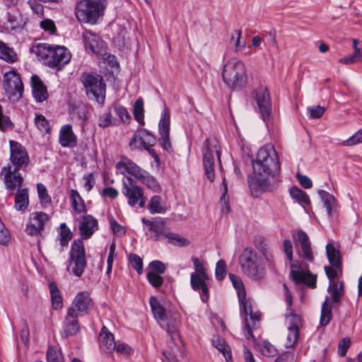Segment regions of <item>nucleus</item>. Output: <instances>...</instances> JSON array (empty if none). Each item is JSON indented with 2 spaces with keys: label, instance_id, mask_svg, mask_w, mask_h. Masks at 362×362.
Segmentation results:
<instances>
[{
  "label": "nucleus",
  "instance_id": "nucleus-26",
  "mask_svg": "<svg viewBox=\"0 0 362 362\" xmlns=\"http://www.w3.org/2000/svg\"><path fill=\"white\" fill-rule=\"evenodd\" d=\"M209 279V276L203 277L201 274L192 272L190 275V285L194 291L200 290V297L203 302L206 303L209 300V291L206 281Z\"/></svg>",
  "mask_w": 362,
  "mask_h": 362
},
{
  "label": "nucleus",
  "instance_id": "nucleus-46",
  "mask_svg": "<svg viewBox=\"0 0 362 362\" xmlns=\"http://www.w3.org/2000/svg\"><path fill=\"white\" fill-rule=\"evenodd\" d=\"M290 195L300 204H309L310 202L308 195L298 187L291 188Z\"/></svg>",
  "mask_w": 362,
  "mask_h": 362
},
{
  "label": "nucleus",
  "instance_id": "nucleus-49",
  "mask_svg": "<svg viewBox=\"0 0 362 362\" xmlns=\"http://www.w3.org/2000/svg\"><path fill=\"white\" fill-rule=\"evenodd\" d=\"M262 355L267 357H274L278 354L277 349L268 341H263L259 344Z\"/></svg>",
  "mask_w": 362,
  "mask_h": 362
},
{
  "label": "nucleus",
  "instance_id": "nucleus-7",
  "mask_svg": "<svg viewBox=\"0 0 362 362\" xmlns=\"http://www.w3.org/2000/svg\"><path fill=\"white\" fill-rule=\"evenodd\" d=\"M86 264L84 243L81 239L75 240L71 245L66 270L69 274L80 277L83 274Z\"/></svg>",
  "mask_w": 362,
  "mask_h": 362
},
{
  "label": "nucleus",
  "instance_id": "nucleus-31",
  "mask_svg": "<svg viewBox=\"0 0 362 362\" xmlns=\"http://www.w3.org/2000/svg\"><path fill=\"white\" fill-rule=\"evenodd\" d=\"M354 53L351 55L344 57L339 60L343 64H352L362 60V41L353 39Z\"/></svg>",
  "mask_w": 362,
  "mask_h": 362
},
{
  "label": "nucleus",
  "instance_id": "nucleus-19",
  "mask_svg": "<svg viewBox=\"0 0 362 362\" xmlns=\"http://www.w3.org/2000/svg\"><path fill=\"white\" fill-rule=\"evenodd\" d=\"M10 158L16 168L26 167L29 163V156L25 148L19 143L11 140Z\"/></svg>",
  "mask_w": 362,
  "mask_h": 362
},
{
  "label": "nucleus",
  "instance_id": "nucleus-11",
  "mask_svg": "<svg viewBox=\"0 0 362 362\" xmlns=\"http://www.w3.org/2000/svg\"><path fill=\"white\" fill-rule=\"evenodd\" d=\"M179 326L180 321L176 317L170 319L167 323L166 331L175 346V349H173L170 351H165L163 352V356L168 362H177V354L180 353V350H178V342H181L178 332Z\"/></svg>",
  "mask_w": 362,
  "mask_h": 362
},
{
  "label": "nucleus",
  "instance_id": "nucleus-4",
  "mask_svg": "<svg viewBox=\"0 0 362 362\" xmlns=\"http://www.w3.org/2000/svg\"><path fill=\"white\" fill-rule=\"evenodd\" d=\"M224 83L231 89H242L247 83V76L245 64L236 57L227 61L222 69Z\"/></svg>",
  "mask_w": 362,
  "mask_h": 362
},
{
  "label": "nucleus",
  "instance_id": "nucleus-64",
  "mask_svg": "<svg viewBox=\"0 0 362 362\" xmlns=\"http://www.w3.org/2000/svg\"><path fill=\"white\" fill-rule=\"evenodd\" d=\"M114 110L116 114L118 115V117L123 122H129L131 117L130 115L129 114L128 111L125 107L119 105H117L114 107Z\"/></svg>",
  "mask_w": 362,
  "mask_h": 362
},
{
  "label": "nucleus",
  "instance_id": "nucleus-58",
  "mask_svg": "<svg viewBox=\"0 0 362 362\" xmlns=\"http://www.w3.org/2000/svg\"><path fill=\"white\" fill-rule=\"evenodd\" d=\"M129 260L132 264V268H134L139 274H142L143 272V260L142 259L136 254L131 253L129 255Z\"/></svg>",
  "mask_w": 362,
  "mask_h": 362
},
{
  "label": "nucleus",
  "instance_id": "nucleus-24",
  "mask_svg": "<svg viewBox=\"0 0 362 362\" xmlns=\"http://www.w3.org/2000/svg\"><path fill=\"white\" fill-rule=\"evenodd\" d=\"M291 275L296 284H304L311 288H316L317 276L292 265Z\"/></svg>",
  "mask_w": 362,
  "mask_h": 362
},
{
  "label": "nucleus",
  "instance_id": "nucleus-29",
  "mask_svg": "<svg viewBox=\"0 0 362 362\" xmlns=\"http://www.w3.org/2000/svg\"><path fill=\"white\" fill-rule=\"evenodd\" d=\"M73 312V310H71L70 313L67 312L65 317L64 331L62 333V336L64 337L75 335L80 329L78 320V316L74 315Z\"/></svg>",
  "mask_w": 362,
  "mask_h": 362
},
{
  "label": "nucleus",
  "instance_id": "nucleus-30",
  "mask_svg": "<svg viewBox=\"0 0 362 362\" xmlns=\"http://www.w3.org/2000/svg\"><path fill=\"white\" fill-rule=\"evenodd\" d=\"M31 85L33 95L37 102L42 103L47 98V88L37 76L34 75L32 76Z\"/></svg>",
  "mask_w": 362,
  "mask_h": 362
},
{
  "label": "nucleus",
  "instance_id": "nucleus-48",
  "mask_svg": "<svg viewBox=\"0 0 362 362\" xmlns=\"http://www.w3.org/2000/svg\"><path fill=\"white\" fill-rule=\"evenodd\" d=\"M59 241L62 247L68 245L69 242L72 238L73 234L71 230L67 227L65 223H62L59 226Z\"/></svg>",
  "mask_w": 362,
  "mask_h": 362
},
{
  "label": "nucleus",
  "instance_id": "nucleus-60",
  "mask_svg": "<svg viewBox=\"0 0 362 362\" xmlns=\"http://www.w3.org/2000/svg\"><path fill=\"white\" fill-rule=\"evenodd\" d=\"M358 144H362V128L341 143L344 146H352Z\"/></svg>",
  "mask_w": 362,
  "mask_h": 362
},
{
  "label": "nucleus",
  "instance_id": "nucleus-39",
  "mask_svg": "<svg viewBox=\"0 0 362 362\" xmlns=\"http://www.w3.org/2000/svg\"><path fill=\"white\" fill-rule=\"evenodd\" d=\"M137 180L145 185L154 192H158L160 191V187L156 178L145 170Z\"/></svg>",
  "mask_w": 362,
  "mask_h": 362
},
{
  "label": "nucleus",
  "instance_id": "nucleus-59",
  "mask_svg": "<svg viewBox=\"0 0 362 362\" xmlns=\"http://www.w3.org/2000/svg\"><path fill=\"white\" fill-rule=\"evenodd\" d=\"M115 124V119L110 112H105L100 116L98 119V126L100 127L105 128Z\"/></svg>",
  "mask_w": 362,
  "mask_h": 362
},
{
  "label": "nucleus",
  "instance_id": "nucleus-63",
  "mask_svg": "<svg viewBox=\"0 0 362 362\" xmlns=\"http://www.w3.org/2000/svg\"><path fill=\"white\" fill-rule=\"evenodd\" d=\"M351 345V340L349 337H344L340 340L338 344V354L340 356H345Z\"/></svg>",
  "mask_w": 362,
  "mask_h": 362
},
{
  "label": "nucleus",
  "instance_id": "nucleus-41",
  "mask_svg": "<svg viewBox=\"0 0 362 362\" xmlns=\"http://www.w3.org/2000/svg\"><path fill=\"white\" fill-rule=\"evenodd\" d=\"M167 210L162 202V198L158 195L153 196L149 202L148 211L151 214H164Z\"/></svg>",
  "mask_w": 362,
  "mask_h": 362
},
{
  "label": "nucleus",
  "instance_id": "nucleus-6",
  "mask_svg": "<svg viewBox=\"0 0 362 362\" xmlns=\"http://www.w3.org/2000/svg\"><path fill=\"white\" fill-rule=\"evenodd\" d=\"M329 296H326L321 307L320 323L322 326L327 325L332 320V304L341 301L344 295V284L342 281L329 282L327 287Z\"/></svg>",
  "mask_w": 362,
  "mask_h": 362
},
{
  "label": "nucleus",
  "instance_id": "nucleus-17",
  "mask_svg": "<svg viewBox=\"0 0 362 362\" xmlns=\"http://www.w3.org/2000/svg\"><path fill=\"white\" fill-rule=\"evenodd\" d=\"M170 117L168 109L165 108L158 123L159 141L162 148L168 152L173 151L170 139Z\"/></svg>",
  "mask_w": 362,
  "mask_h": 362
},
{
  "label": "nucleus",
  "instance_id": "nucleus-2",
  "mask_svg": "<svg viewBox=\"0 0 362 362\" xmlns=\"http://www.w3.org/2000/svg\"><path fill=\"white\" fill-rule=\"evenodd\" d=\"M33 52L49 67L58 69L68 64L71 58V52L65 47L48 43L37 44Z\"/></svg>",
  "mask_w": 362,
  "mask_h": 362
},
{
  "label": "nucleus",
  "instance_id": "nucleus-12",
  "mask_svg": "<svg viewBox=\"0 0 362 362\" xmlns=\"http://www.w3.org/2000/svg\"><path fill=\"white\" fill-rule=\"evenodd\" d=\"M252 95L256 101L262 119L265 121L269 118L272 110L271 99L268 89L262 86H259L252 91Z\"/></svg>",
  "mask_w": 362,
  "mask_h": 362
},
{
  "label": "nucleus",
  "instance_id": "nucleus-1",
  "mask_svg": "<svg viewBox=\"0 0 362 362\" xmlns=\"http://www.w3.org/2000/svg\"><path fill=\"white\" fill-rule=\"evenodd\" d=\"M242 272L252 281H261L267 274L264 257L255 250L245 247L239 257Z\"/></svg>",
  "mask_w": 362,
  "mask_h": 362
},
{
  "label": "nucleus",
  "instance_id": "nucleus-33",
  "mask_svg": "<svg viewBox=\"0 0 362 362\" xmlns=\"http://www.w3.org/2000/svg\"><path fill=\"white\" fill-rule=\"evenodd\" d=\"M70 202L73 211L78 214L84 215L87 213V207L84 200L76 189L70 191Z\"/></svg>",
  "mask_w": 362,
  "mask_h": 362
},
{
  "label": "nucleus",
  "instance_id": "nucleus-47",
  "mask_svg": "<svg viewBox=\"0 0 362 362\" xmlns=\"http://www.w3.org/2000/svg\"><path fill=\"white\" fill-rule=\"evenodd\" d=\"M325 274L329 279V282L337 281L335 278L342 276V265H329L325 267Z\"/></svg>",
  "mask_w": 362,
  "mask_h": 362
},
{
  "label": "nucleus",
  "instance_id": "nucleus-20",
  "mask_svg": "<svg viewBox=\"0 0 362 362\" xmlns=\"http://www.w3.org/2000/svg\"><path fill=\"white\" fill-rule=\"evenodd\" d=\"M17 169L14 168L11 169L10 165L4 166L1 170V177L4 180L6 189L9 191H13L16 188H21V185L23 182V177L17 172Z\"/></svg>",
  "mask_w": 362,
  "mask_h": 362
},
{
  "label": "nucleus",
  "instance_id": "nucleus-36",
  "mask_svg": "<svg viewBox=\"0 0 362 362\" xmlns=\"http://www.w3.org/2000/svg\"><path fill=\"white\" fill-rule=\"evenodd\" d=\"M0 59L8 64H13L18 60V55L13 48L1 40H0Z\"/></svg>",
  "mask_w": 362,
  "mask_h": 362
},
{
  "label": "nucleus",
  "instance_id": "nucleus-21",
  "mask_svg": "<svg viewBox=\"0 0 362 362\" xmlns=\"http://www.w3.org/2000/svg\"><path fill=\"white\" fill-rule=\"evenodd\" d=\"M141 222L147 227L151 238L155 240L164 239L168 228L165 226V222L163 218L157 217L148 220L144 217L141 218Z\"/></svg>",
  "mask_w": 362,
  "mask_h": 362
},
{
  "label": "nucleus",
  "instance_id": "nucleus-15",
  "mask_svg": "<svg viewBox=\"0 0 362 362\" xmlns=\"http://www.w3.org/2000/svg\"><path fill=\"white\" fill-rule=\"evenodd\" d=\"M269 176L254 171L253 175L248 177V185L253 197H257L262 193L272 189Z\"/></svg>",
  "mask_w": 362,
  "mask_h": 362
},
{
  "label": "nucleus",
  "instance_id": "nucleus-10",
  "mask_svg": "<svg viewBox=\"0 0 362 362\" xmlns=\"http://www.w3.org/2000/svg\"><path fill=\"white\" fill-rule=\"evenodd\" d=\"M4 88L11 101H18L23 96V85L20 76L15 71H9L4 75Z\"/></svg>",
  "mask_w": 362,
  "mask_h": 362
},
{
  "label": "nucleus",
  "instance_id": "nucleus-40",
  "mask_svg": "<svg viewBox=\"0 0 362 362\" xmlns=\"http://www.w3.org/2000/svg\"><path fill=\"white\" fill-rule=\"evenodd\" d=\"M228 276L233 287L237 291L239 303H240L246 300V293L241 279L239 276L231 273L229 274Z\"/></svg>",
  "mask_w": 362,
  "mask_h": 362
},
{
  "label": "nucleus",
  "instance_id": "nucleus-23",
  "mask_svg": "<svg viewBox=\"0 0 362 362\" xmlns=\"http://www.w3.org/2000/svg\"><path fill=\"white\" fill-rule=\"evenodd\" d=\"M78 229L82 240L89 239L98 230V220L89 214L82 215Z\"/></svg>",
  "mask_w": 362,
  "mask_h": 362
},
{
  "label": "nucleus",
  "instance_id": "nucleus-18",
  "mask_svg": "<svg viewBox=\"0 0 362 362\" xmlns=\"http://www.w3.org/2000/svg\"><path fill=\"white\" fill-rule=\"evenodd\" d=\"M93 306V301L87 291H82L76 294L67 312L73 310V314L77 316L86 315Z\"/></svg>",
  "mask_w": 362,
  "mask_h": 362
},
{
  "label": "nucleus",
  "instance_id": "nucleus-55",
  "mask_svg": "<svg viewBox=\"0 0 362 362\" xmlns=\"http://www.w3.org/2000/svg\"><path fill=\"white\" fill-rule=\"evenodd\" d=\"M259 251L262 253V256L267 259L269 265L274 266V262L272 252L270 251L269 247L264 241H261L257 246Z\"/></svg>",
  "mask_w": 362,
  "mask_h": 362
},
{
  "label": "nucleus",
  "instance_id": "nucleus-14",
  "mask_svg": "<svg viewBox=\"0 0 362 362\" xmlns=\"http://www.w3.org/2000/svg\"><path fill=\"white\" fill-rule=\"evenodd\" d=\"M285 316L289 324L285 346L292 348L295 346L299 337V327L302 325L301 319L291 309H288Z\"/></svg>",
  "mask_w": 362,
  "mask_h": 362
},
{
  "label": "nucleus",
  "instance_id": "nucleus-45",
  "mask_svg": "<svg viewBox=\"0 0 362 362\" xmlns=\"http://www.w3.org/2000/svg\"><path fill=\"white\" fill-rule=\"evenodd\" d=\"M164 239H168L169 243L178 246H187L189 244V241L187 239L170 231L169 229H168Z\"/></svg>",
  "mask_w": 362,
  "mask_h": 362
},
{
  "label": "nucleus",
  "instance_id": "nucleus-5",
  "mask_svg": "<svg viewBox=\"0 0 362 362\" xmlns=\"http://www.w3.org/2000/svg\"><path fill=\"white\" fill-rule=\"evenodd\" d=\"M106 6V0H79L76 6V16L80 22L95 24L103 16Z\"/></svg>",
  "mask_w": 362,
  "mask_h": 362
},
{
  "label": "nucleus",
  "instance_id": "nucleus-35",
  "mask_svg": "<svg viewBox=\"0 0 362 362\" xmlns=\"http://www.w3.org/2000/svg\"><path fill=\"white\" fill-rule=\"evenodd\" d=\"M59 143L63 147L73 146L76 144V138L70 125L64 126L59 134Z\"/></svg>",
  "mask_w": 362,
  "mask_h": 362
},
{
  "label": "nucleus",
  "instance_id": "nucleus-37",
  "mask_svg": "<svg viewBox=\"0 0 362 362\" xmlns=\"http://www.w3.org/2000/svg\"><path fill=\"white\" fill-rule=\"evenodd\" d=\"M99 340L101 344L104 346L109 352L115 349L116 343L115 341L114 336L105 326L101 329L99 335Z\"/></svg>",
  "mask_w": 362,
  "mask_h": 362
},
{
  "label": "nucleus",
  "instance_id": "nucleus-42",
  "mask_svg": "<svg viewBox=\"0 0 362 362\" xmlns=\"http://www.w3.org/2000/svg\"><path fill=\"white\" fill-rule=\"evenodd\" d=\"M326 253L331 265H338V264L342 265L339 251L334 247L333 244L328 243L326 245Z\"/></svg>",
  "mask_w": 362,
  "mask_h": 362
},
{
  "label": "nucleus",
  "instance_id": "nucleus-13",
  "mask_svg": "<svg viewBox=\"0 0 362 362\" xmlns=\"http://www.w3.org/2000/svg\"><path fill=\"white\" fill-rule=\"evenodd\" d=\"M240 312L244 313L245 317V325L244 334L247 339L253 338L252 329L256 328L257 323L260 320V313L253 312L252 305L249 300L240 303Z\"/></svg>",
  "mask_w": 362,
  "mask_h": 362
},
{
  "label": "nucleus",
  "instance_id": "nucleus-32",
  "mask_svg": "<svg viewBox=\"0 0 362 362\" xmlns=\"http://www.w3.org/2000/svg\"><path fill=\"white\" fill-rule=\"evenodd\" d=\"M29 205V193L27 188H18L15 194L14 208L24 212Z\"/></svg>",
  "mask_w": 362,
  "mask_h": 362
},
{
  "label": "nucleus",
  "instance_id": "nucleus-9",
  "mask_svg": "<svg viewBox=\"0 0 362 362\" xmlns=\"http://www.w3.org/2000/svg\"><path fill=\"white\" fill-rule=\"evenodd\" d=\"M122 193L127 198V203L130 206L144 207L146 199L144 189L140 186L134 184L131 177H127V181L122 182Z\"/></svg>",
  "mask_w": 362,
  "mask_h": 362
},
{
  "label": "nucleus",
  "instance_id": "nucleus-38",
  "mask_svg": "<svg viewBox=\"0 0 362 362\" xmlns=\"http://www.w3.org/2000/svg\"><path fill=\"white\" fill-rule=\"evenodd\" d=\"M49 288L52 307L55 310L62 308L63 306V300L57 285L54 282H50L49 284Z\"/></svg>",
  "mask_w": 362,
  "mask_h": 362
},
{
  "label": "nucleus",
  "instance_id": "nucleus-61",
  "mask_svg": "<svg viewBox=\"0 0 362 362\" xmlns=\"http://www.w3.org/2000/svg\"><path fill=\"white\" fill-rule=\"evenodd\" d=\"M146 278L149 284L155 288H159L163 282V277L154 272H148Z\"/></svg>",
  "mask_w": 362,
  "mask_h": 362
},
{
  "label": "nucleus",
  "instance_id": "nucleus-53",
  "mask_svg": "<svg viewBox=\"0 0 362 362\" xmlns=\"http://www.w3.org/2000/svg\"><path fill=\"white\" fill-rule=\"evenodd\" d=\"M35 124L42 133H48L50 130L49 121L40 114H35Z\"/></svg>",
  "mask_w": 362,
  "mask_h": 362
},
{
  "label": "nucleus",
  "instance_id": "nucleus-8",
  "mask_svg": "<svg viewBox=\"0 0 362 362\" xmlns=\"http://www.w3.org/2000/svg\"><path fill=\"white\" fill-rule=\"evenodd\" d=\"M81 82L86 88L87 95L95 100L98 103H103L105 98L106 85L100 75L86 73L81 76Z\"/></svg>",
  "mask_w": 362,
  "mask_h": 362
},
{
  "label": "nucleus",
  "instance_id": "nucleus-52",
  "mask_svg": "<svg viewBox=\"0 0 362 362\" xmlns=\"http://www.w3.org/2000/svg\"><path fill=\"white\" fill-rule=\"evenodd\" d=\"M6 21L8 23L7 28L11 30L21 25V17L17 13L8 12L6 14Z\"/></svg>",
  "mask_w": 362,
  "mask_h": 362
},
{
  "label": "nucleus",
  "instance_id": "nucleus-57",
  "mask_svg": "<svg viewBox=\"0 0 362 362\" xmlns=\"http://www.w3.org/2000/svg\"><path fill=\"white\" fill-rule=\"evenodd\" d=\"M37 194L42 204H49L52 201L46 187L42 183L37 184Z\"/></svg>",
  "mask_w": 362,
  "mask_h": 362
},
{
  "label": "nucleus",
  "instance_id": "nucleus-56",
  "mask_svg": "<svg viewBox=\"0 0 362 362\" xmlns=\"http://www.w3.org/2000/svg\"><path fill=\"white\" fill-rule=\"evenodd\" d=\"M242 32L240 30H235L231 33L230 42H234L235 52H238L245 47V42L241 41Z\"/></svg>",
  "mask_w": 362,
  "mask_h": 362
},
{
  "label": "nucleus",
  "instance_id": "nucleus-50",
  "mask_svg": "<svg viewBox=\"0 0 362 362\" xmlns=\"http://www.w3.org/2000/svg\"><path fill=\"white\" fill-rule=\"evenodd\" d=\"M144 102L141 98H138L134 105V119L141 125L144 124Z\"/></svg>",
  "mask_w": 362,
  "mask_h": 362
},
{
  "label": "nucleus",
  "instance_id": "nucleus-51",
  "mask_svg": "<svg viewBox=\"0 0 362 362\" xmlns=\"http://www.w3.org/2000/svg\"><path fill=\"white\" fill-rule=\"evenodd\" d=\"M47 358L48 362H64L61 350L53 346L48 347Z\"/></svg>",
  "mask_w": 362,
  "mask_h": 362
},
{
  "label": "nucleus",
  "instance_id": "nucleus-44",
  "mask_svg": "<svg viewBox=\"0 0 362 362\" xmlns=\"http://www.w3.org/2000/svg\"><path fill=\"white\" fill-rule=\"evenodd\" d=\"M318 194L320 196L324 206L327 209L328 216H331L332 207L334 206L336 202L334 197L322 189L319 190Z\"/></svg>",
  "mask_w": 362,
  "mask_h": 362
},
{
  "label": "nucleus",
  "instance_id": "nucleus-28",
  "mask_svg": "<svg viewBox=\"0 0 362 362\" xmlns=\"http://www.w3.org/2000/svg\"><path fill=\"white\" fill-rule=\"evenodd\" d=\"M293 238L300 243L303 257L309 262H313L314 260V255L311 249L309 237L306 233L299 230L296 235H293Z\"/></svg>",
  "mask_w": 362,
  "mask_h": 362
},
{
  "label": "nucleus",
  "instance_id": "nucleus-62",
  "mask_svg": "<svg viewBox=\"0 0 362 362\" xmlns=\"http://www.w3.org/2000/svg\"><path fill=\"white\" fill-rule=\"evenodd\" d=\"M216 278L218 281H222L226 274V263L225 260L220 259L216 263L215 270Z\"/></svg>",
  "mask_w": 362,
  "mask_h": 362
},
{
  "label": "nucleus",
  "instance_id": "nucleus-3",
  "mask_svg": "<svg viewBox=\"0 0 362 362\" xmlns=\"http://www.w3.org/2000/svg\"><path fill=\"white\" fill-rule=\"evenodd\" d=\"M254 171L274 177L281 168L278 154L274 146L264 145L257 152V158L253 162Z\"/></svg>",
  "mask_w": 362,
  "mask_h": 362
},
{
  "label": "nucleus",
  "instance_id": "nucleus-27",
  "mask_svg": "<svg viewBox=\"0 0 362 362\" xmlns=\"http://www.w3.org/2000/svg\"><path fill=\"white\" fill-rule=\"evenodd\" d=\"M83 40L86 48L96 54H100L104 50V42L100 37L90 31H85L83 33Z\"/></svg>",
  "mask_w": 362,
  "mask_h": 362
},
{
  "label": "nucleus",
  "instance_id": "nucleus-54",
  "mask_svg": "<svg viewBox=\"0 0 362 362\" xmlns=\"http://www.w3.org/2000/svg\"><path fill=\"white\" fill-rule=\"evenodd\" d=\"M213 344L214 346L219 350L225 356L226 361H228L227 354H228V358H231L230 354L228 351L229 346L226 344V341L224 339L220 338L218 336H214L213 338Z\"/></svg>",
  "mask_w": 362,
  "mask_h": 362
},
{
  "label": "nucleus",
  "instance_id": "nucleus-22",
  "mask_svg": "<svg viewBox=\"0 0 362 362\" xmlns=\"http://www.w3.org/2000/svg\"><path fill=\"white\" fill-rule=\"evenodd\" d=\"M49 220L48 215L42 211L33 212L30 215L25 232L30 235H40L44 229L45 223Z\"/></svg>",
  "mask_w": 362,
  "mask_h": 362
},
{
  "label": "nucleus",
  "instance_id": "nucleus-34",
  "mask_svg": "<svg viewBox=\"0 0 362 362\" xmlns=\"http://www.w3.org/2000/svg\"><path fill=\"white\" fill-rule=\"evenodd\" d=\"M149 303L154 317L158 322L160 325L162 326V322H164L167 320L166 310L165 308L160 304L156 297H151Z\"/></svg>",
  "mask_w": 362,
  "mask_h": 362
},
{
  "label": "nucleus",
  "instance_id": "nucleus-25",
  "mask_svg": "<svg viewBox=\"0 0 362 362\" xmlns=\"http://www.w3.org/2000/svg\"><path fill=\"white\" fill-rule=\"evenodd\" d=\"M115 167L121 174L125 175L128 173L134 177L136 180L139 179L144 171V169L141 168L131 159L125 156L121 158L120 160L116 163Z\"/></svg>",
  "mask_w": 362,
  "mask_h": 362
},
{
  "label": "nucleus",
  "instance_id": "nucleus-16",
  "mask_svg": "<svg viewBox=\"0 0 362 362\" xmlns=\"http://www.w3.org/2000/svg\"><path fill=\"white\" fill-rule=\"evenodd\" d=\"M208 143L209 139H206L203 149V165L207 179L210 182H213L215 179L214 153L216 154L218 160H220V151L216 146L211 148Z\"/></svg>",
  "mask_w": 362,
  "mask_h": 362
},
{
  "label": "nucleus",
  "instance_id": "nucleus-43",
  "mask_svg": "<svg viewBox=\"0 0 362 362\" xmlns=\"http://www.w3.org/2000/svg\"><path fill=\"white\" fill-rule=\"evenodd\" d=\"M136 136L143 139V148L153 146L156 143V137L145 129H139L136 131Z\"/></svg>",
  "mask_w": 362,
  "mask_h": 362
}]
</instances>
